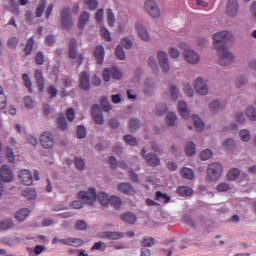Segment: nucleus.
I'll use <instances>...</instances> for the list:
<instances>
[{"label":"nucleus","mask_w":256,"mask_h":256,"mask_svg":"<svg viewBox=\"0 0 256 256\" xmlns=\"http://www.w3.org/2000/svg\"><path fill=\"white\" fill-rule=\"evenodd\" d=\"M192 119L194 121V127L198 130L201 131L202 129H204L205 124L203 123V121H201V118H199V116L197 115H193Z\"/></svg>","instance_id":"40"},{"label":"nucleus","mask_w":256,"mask_h":256,"mask_svg":"<svg viewBox=\"0 0 256 256\" xmlns=\"http://www.w3.org/2000/svg\"><path fill=\"white\" fill-rule=\"evenodd\" d=\"M35 79L37 81L39 91L43 92L45 89V78L43 77V71H35Z\"/></svg>","instance_id":"20"},{"label":"nucleus","mask_w":256,"mask_h":256,"mask_svg":"<svg viewBox=\"0 0 256 256\" xmlns=\"http://www.w3.org/2000/svg\"><path fill=\"white\" fill-rule=\"evenodd\" d=\"M118 191L124 193L125 195H135L137 193L135 188H133V186L129 183H120L118 185Z\"/></svg>","instance_id":"19"},{"label":"nucleus","mask_w":256,"mask_h":256,"mask_svg":"<svg viewBox=\"0 0 256 256\" xmlns=\"http://www.w3.org/2000/svg\"><path fill=\"white\" fill-rule=\"evenodd\" d=\"M238 11L239 4L237 3V0H228V5L226 8L227 15H229V17H235Z\"/></svg>","instance_id":"18"},{"label":"nucleus","mask_w":256,"mask_h":256,"mask_svg":"<svg viewBox=\"0 0 256 256\" xmlns=\"http://www.w3.org/2000/svg\"><path fill=\"white\" fill-rule=\"evenodd\" d=\"M100 105L102 110L106 112L111 111V104H109V101H107V97L101 99Z\"/></svg>","instance_id":"56"},{"label":"nucleus","mask_w":256,"mask_h":256,"mask_svg":"<svg viewBox=\"0 0 256 256\" xmlns=\"http://www.w3.org/2000/svg\"><path fill=\"white\" fill-rule=\"evenodd\" d=\"M100 33H101V37H103V39L105 41H111V32H109V30H107V28L102 27L100 29Z\"/></svg>","instance_id":"57"},{"label":"nucleus","mask_w":256,"mask_h":256,"mask_svg":"<svg viewBox=\"0 0 256 256\" xmlns=\"http://www.w3.org/2000/svg\"><path fill=\"white\" fill-rule=\"evenodd\" d=\"M106 237L108 239H111L112 241H117V239H123L125 237V234L122 232H107Z\"/></svg>","instance_id":"39"},{"label":"nucleus","mask_w":256,"mask_h":256,"mask_svg":"<svg viewBox=\"0 0 256 256\" xmlns=\"http://www.w3.org/2000/svg\"><path fill=\"white\" fill-rule=\"evenodd\" d=\"M35 45V40L33 39V37L29 38L26 46L24 48V53L25 55H31V52L33 51V46Z\"/></svg>","instance_id":"38"},{"label":"nucleus","mask_w":256,"mask_h":256,"mask_svg":"<svg viewBox=\"0 0 256 256\" xmlns=\"http://www.w3.org/2000/svg\"><path fill=\"white\" fill-rule=\"evenodd\" d=\"M223 147L224 149H226V151H231V149L235 147V141H233V139L231 138L226 139L223 143Z\"/></svg>","instance_id":"55"},{"label":"nucleus","mask_w":256,"mask_h":256,"mask_svg":"<svg viewBox=\"0 0 256 256\" xmlns=\"http://www.w3.org/2000/svg\"><path fill=\"white\" fill-rule=\"evenodd\" d=\"M145 9L150 16L157 18L161 17V10H159V6L153 0H148L145 2Z\"/></svg>","instance_id":"8"},{"label":"nucleus","mask_w":256,"mask_h":256,"mask_svg":"<svg viewBox=\"0 0 256 256\" xmlns=\"http://www.w3.org/2000/svg\"><path fill=\"white\" fill-rule=\"evenodd\" d=\"M76 231H86L87 229V222L84 220H77L75 223Z\"/></svg>","instance_id":"49"},{"label":"nucleus","mask_w":256,"mask_h":256,"mask_svg":"<svg viewBox=\"0 0 256 256\" xmlns=\"http://www.w3.org/2000/svg\"><path fill=\"white\" fill-rule=\"evenodd\" d=\"M109 205H112L114 209H120L123 202L119 196H111L109 200Z\"/></svg>","instance_id":"31"},{"label":"nucleus","mask_w":256,"mask_h":256,"mask_svg":"<svg viewBox=\"0 0 256 256\" xmlns=\"http://www.w3.org/2000/svg\"><path fill=\"white\" fill-rule=\"evenodd\" d=\"M240 138L241 141L247 142L251 140V134L249 133L248 130H241L240 131Z\"/></svg>","instance_id":"60"},{"label":"nucleus","mask_w":256,"mask_h":256,"mask_svg":"<svg viewBox=\"0 0 256 256\" xmlns=\"http://www.w3.org/2000/svg\"><path fill=\"white\" fill-rule=\"evenodd\" d=\"M68 55L70 59L77 58V40L75 38L70 40Z\"/></svg>","instance_id":"22"},{"label":"nucleus","mask_w":256,"mask_h":256,"mask_svg":"<svg viewBox=\"0 0 256 256\" xmlns=\"http://www.w3.org/2000/svg\"><path fill=\"white\" fill-rule=\"evenodd\" d=\"M223 173V165L217 162H213L208 166L207 177L209 181H218L219 177Z\"/></svg>","instance_id":"3"},{"label":"nucleus","mask_w":256,"mask_h":256,"mask_svg":"<svg viewBox=\"0 0 256 256\" xmlns=\"http://www.w3.org/2000/svg\"><path fill=\"white\" fill-rule=\"evenodd\" d=\"M155 245V238L153 237H144L141 241L142 247H153Z\"/></svg>","instance_id":"42"},{"label":"nucleus","mask_w":256,"mask_h":256,"mask_svg":"<svg viewBox=\"0 0 256 256\" xmlns=\"http://www.w3.org/2000/svg\"><path fill=\"white\" fill-rule=\"evenodd\" d=\"M94 57L98 65H103V61H105V48L102 45L95 47Z\"/></svg>","instance_id":"17"},{"label":"nucleus","mask_w":256,"mask_h":256,"mask_svg":"<svg viewBox=\"0 0 256 256\" xmlns=\"http://www.w3.org/2000/svg\"><path fill=\"white\" fill-rule=\"evenodd\" d=\"M40 145H42L44 149H53V145H55L53 134H51V132H44L40 136Z\"/></svg>","instance_id":"7"},{"label":"nucleus","mask_w":256,"mask_h":256,"mask_svg":"<svg viewBox=\"0 0 256 256\" xmlns=\"http://www.w3.org/2000/svg\"><path fill=\"white\" fill-rule=\"evenodd\" d=\"M184 58H185V61L190 65H196V63H199V59H200L199 54L193 50H185Z\"/></svg>","instance_id":"15"},{"label":"nucleus","mask_w":256,"mask_h":256,"mask_svg":"<svg viewBox=\"0 0 256 256\" xmlns=\"http://www.w3.org/2000/svg\"><path fill=\"white\" fill-rule=\"evenodd\" d=\"M139 127H141V122L139 121V119H136V118L130 119L128 124V129L130 133H135V131H137Z\"/></svg>","instance_id":"27"},{"label":"nucleus","mask_w":256,"mask_h":256,"mask_svg":"<svg viewBox=\"0 0 256 256\" xmlns=\"http://www.w3.org/2000/svg\"><path fill=\"white\" fill-rule=\"evenodd\" d=\"M196 149L197 148L195 147V143L188 142L185 147V153L188 155V157H193V155H195Z\"/></svg>","instance_id":"34"},{"label":"nucleus","mask_w":256,"mask_h":256,"mask_svg":"<svg viewBox=\"0 0 256 256\" xmlns=\"http://www.w3.org/2000/svg\"><path fill=\"white\" fill-rule=\"evenodd\" d=\"M239 175H241V171L238 168H232L227 174V179L228 181H235Z\"/></svg>","instance_id":"33"},{"label":"nucleus","mask_w":256,"mask_h":256,"mask_svg":"<svg viewBox=\"0 0 256 256\" xmlns=\"http://www.w3.org/2000/svg\"><path fill=\"white\" fill-rule=\"evenodd\" d=\"M79 87L82 91H89L91 89V83L89 82V73L83 71L79 76Z\"/></svg>","instance_id":"13"},{"label":"nucleus","mask_w":256,"mask_h":256,"mask_svg":"<svg viewBox=\"0 0 256 256\" xmlns=\"http://www.w3.org/2000/svg\"><path fill=\"white\" fill-rule=\"evenodd\" d=\"M136 31L138 36L142 39V41H147L149 39V34L147 33V28L143 26L141 23H136Z\"/></svg>","instance_id":"21"},{"label":"nucleus","mask_w":256,"mask_h":256,"mask_svg":"<svg viewBox=\"0 0 256 256\" xmlns=\"http://www.w3.org/2000/svg\"><path fill=\"white\" fill-rule=\"evenodd\" d=\"M35 63L37 65H43L45 63V55H43V52H38L35 55Z\"/></svg>","instance_id":"59"},{"label":"nucleus","mask_w":256,"mask_h":256,"mask_svg":"<svg viewBox=\"0 0 256 256\" xmlns=\"http://www.w3.org/2000/svg\"><path fill=\"white\" fill-rule=\"evenodd\" d=\"M13 222L11 219L4 220L0 222V229H3L4 231H7V229H11L13 227Z\"/></svg>","instance_id":"52"},{"label":"nucleus","mask_w":256,"mask_h":256,"mask_svg":"<svg viewBox=\"0 0 256 256\" xmlns=\"http://www.w3.org/2000/svg\"><path fill=\"white\" fill-rule=\"evenodd\" d=\"M211 157H213V152L210 149H206L200 153L201 161H208Z\"/></svg>","instance_id":"47"},{"label":"nucleus","mask_w":256,"mask_h":256,"mask_svg":"<svg viewBox=\"0 0 256 256\" xmlns=\"http://www.w3.org/2000/svg\"><path fill=\"white\" fill-rule=\"evenodd\" d=\"M45 7H47V0H40L35 12L36 17L43 16V13L45 12Z\"/></svg>","instance_id":"29"},{"label":"nucleus","mask_w":256,"mask_h":256,"mask_svg":"<svg viewBox=\"0 0 256 256\" xmlns=\"http://www.w3.org/2000/svg\"><path fill=\"white\" fill-rule=\"evenodd\" d=\"M78 197L79 199H82L84 203H87V205H93V203H95V201H97L98 199L100 204L104 207H107V205H109V200L111 199V197H109L105 192H100L99 194H97L95 188H90L88 192L80 191L78 193Z\"/></svg>","instance_id":"2"},{"label":"nucleus","mask_w":256,"mask_h":256,"mask_svg":"<svg viewBox=\"0 0 256 256\" xmlns=\"http://www.w3.org/2000/svg\"><path fill=\"white\" fill-rule=\"evenodd\" d=\"M157 59L163 73H169L171 66L169 65V56L166 54V52L159 51L157 54Z\"/></svg>","instance_id":"5"},{"label":"nucleus","mask_w":256,"mask_h":256,"mask_svg":"<svg viewBox=\"0 0 256 256\" xmlns=\"http://www.w3.org/2000/svg\"><path fill=\"white\" fill-rule=\"evenodd\" d=\"M89 12H82L80 14V17L78 19V29H84L85 25H87V22L90 19Z\"/></svg>","instance_id":"26"},{"label":"nucleus","mask_w":256,"mask_h":256,"mask_svg":"<svg viewBox=\"0 0 256 256\" xmlns=\"http://www.w3.org/2000/svg\"><path fill=\"white\" fill-rule=\"evenodd\" d=\"M22 196L26 197V199H36L37 198V192L33 188H27L22 191Z\"/></svg>","instance_id":"32"},{"label":"nucleus","mask_w":256,"mask_h":256,"mask_svg":"<svg viewBox=\"0 0 256 256\" xmlns=\"http://www.w3.org/2000/svg\"><path fill=\"white\" fill-rule=\"evenodd\" d=\"M246 115L251 121H256V109L255 107H249L246 110Z\"/></svg>","instance_id":"54"},{"label":"nucleus","mask_w":256,"mask_h":256,"mask_svg":"<svg viewBox=\"0 0 256 256\" xmlns=\"http://www.w3.org/2000/svg\"><path fill=\"white\" fill-rule=\"evenodd\" d=\"M120 219L125 223H130L131 225H133V223L137 221V216L134 213L125 212L120 215Z\"/></svg>","instance_id":"23"},{"label":"nucleus","mask_w":256,"mask_h":256,"mask_svg":"<svg viewBox=\"0 0 256 256\" xmlns=\"http://www.w3.org/2000/svg\"><path fill=\"white\" fill-rule=\"evenodd\" d=\"M178 113L183 117V119H187L189 117V108H187V103L183 101L178 103Z\"/></svg>","instance_id":"24"},{"label":"nucleus","mask_w":256,"mask_h":256,"mask_svg":"<svg viewBox=\"0 0 256 256\" xmlns=\"http://www.w3.org/2000/svg\"><path fill=\"white\" fill-rule=\"evenodd\" d=\"M164 113H167V105L162 104L156 108V115L159 117L163 116Z\"/></svg>","instance_id":"63"},{"label":"nucleus","mask_w":256,"mask_h":256,"mask_svg":"<svg viewBox=\"0 0 256 256\" xmlns=\"http://www.w3.org/2000/svg\"><path fill=\"white\" fill-rule=\"evenodd\" d=\"M59 243H61V245H68L69 247H81L84 241L81 238H65L60 239Z\"/></svg>","instance_id":"16"},{"label":"nucleus","mask_w":256,"mask_h":256,"mask_svg":"<svg viewBox=\"0 0 256 256\" xmlns=\"http://www.w3.org/2000/svg\"><path fill=\"white\" fill-rule=\"evenodd\" d=\"M85 5H87L90 11H95V9L99 6L97 0H84Z\"/></svg>","instance_id":"51"},{"label":"nucleus","mask_w":256,"mask_h":256,"mask_svg":"<svg viewBox=\"0 0 256 256\" xmlns=\"http://www.w3.org/2000/svg\"><path fill=\"white\" fill-rule=\"evenodd\" d=\"M18 179L22 183V185H33V175L31 174V171L27 169L21 170L19 172Z\"/></svg>","instance_id":"11"},{"label":"nucleus","mask_w":256,"mask_h":256,"mask_svg":"<svg viewBox=\"0 0 256 256\" xmlns=\"http://www.w3.org/2000/svg\"><path fill=\"white\" fill-rule=\"evenodd\" d=\"M194 89L198 95H207V93H209V88L207 87V83H205L203 78L196 79Z\"/></svg>","instance_id":"12"},{"label":"nucleus","mask_w":256,"mask_h":256,"mask_svg":"<svg viewBox=\"0 0 256 256\" xmlns=\"http://www.w3.org/2000/svg\"><path fill=\"white\" fill-rule=\"evenodd\" d=\"M107 23L109 27H113L115 25V14L113 13V10L107 9Z\"/></svg>","instance_id":"43"},{"label":"nucleus","mask_w":256,"mask_h":256,"mask_svg":"<svg viewBox=\"0 0 256 256\" xmlns=\"http://www.w3.org/2000/svg\"><path fill=\"white\" fill-rule=\"evenodd\" d=\"M76 135L78 139H85L87 135V131L85 130V126L80 125L76 129Z\"/></svg>","instance_id":"45"},{"label":"nucleus","mask_w":256,"mask_h":256,"mask_svg":"<svg viewBox=\"0 0 256 256\" xmlns=\"http://www.w3.org/2000/svg\"><path fill=\"white\" fill-rule=\"evenodd\" d=\"M1 243H3V245H8V247H15V245H19V243H21V239H19L18 237L16 238H3L1 240Z\"/></svg>","instance_id":"30"},{"label":"nucleus","mask_w":256,"mask_h":256,"mask_svg":"<svg viewBox=\"0 0 256 256\" xmlns=\"http://www.w3.org/2000/svg\"><path fill=\"white\" fill-rule=\"evenodd\" d=\"M123 139L126 145H131L132 147H135V145H137V139H135V137H133L132 135H126Z\"/></svg>","instance_id":"50"},{"label":"nucleus","mask_w":256,"mask_h":256,"mask_svg":"<svg viewBox=\"0 0 256 256\" xmlns=\"http://www.w3.org/2000/svg\"><path fill=\"white\" fill-rule=\"evenodd\" d=\"M175 123H177V114L171 112L166 117V124L168 125V127H173L175 126Z\"/></svg>","instance_id":"35"},{"label":"nucleus","mask_w":256,"mask_h":256,"mask_svg":"<svg viewBox=\"0 0 256 256\" xmlns=\"http://www.w3.org/2000/svg\"><path fill=\"white\" fill-rule=\"evenodd\" d=\"M231 39H233V34L229 31H222L213 36L214 47L219 55L218 63L222 67L231 65L233 59H235L233 53L229 52V49L225 47V42L231 41Z\"/></svg>","instance_id":"1"},{"label":"nucleus","mask_w":256,"mask_h":256,"mask_svg":"<svg viewBox=\"0 0 256 256\" xmlns=\"http://www.w3.org/2000/svg\"><path fill=\"white\" fill-rule=\"evenodd\" d=\"M111 77H112V79L119 80V79H121V77H123V73H121V71H119V69H117V68H106L103 71L104 81H106V82L111 81Z\"/></svg>","instance_id":"6"},{"label":"nucleus","mask_w":256,"mask_h":256,"mask_svg":"<svg viewBox=\"0 0 256 256\" xmlns=\"http://www.w3.org/2000/svg\"><path fill=\"white\" fill-rule=\"evenodd\" d=\"M57 125H58V128L61 130V131H67V120H65V116L63 115H60L57 119Z\"/></svg>","instance_id":"37"},{"label":"nucleus","mask_w":256,"mask_h":256,"mask_svg":"<svg viewBox=\"0 0 256 256\" xmlns=\"http://www.w3.org/2000/svg\"><path fill=\"white\" fill-rule=\"evenodd\" d=\"M223 109V105L219 101H213L210 104V110L212 113H217V111H221Z\"/></svg>","instance_id":"48"},{"label":"nucleus","mask_w":256,"mask_h":256,"mask_svg":"<svg viewBox=\"0 0 256 256\" xmlns=\"http://www.w3.org/2000/svg\"><path fill=\"white\" fill-rule=\"evenodd\" d=\"M66 119L68 121H73V119H75V109L73 108H68L66 110Z\"/></svg>","instance_id":"64"},{"label":"nucleus","mask_w":256,"mask_h":256,"mask_svg":"<svg viewBox=\"0 0 256 256\" xmlns=\"http://www.w3.org/2000/svg\"><path fill=\"white\" fill-rule=\"evenodd\" d=\"M19 44V38L18 37H10L8 39L7 45L9 49H15L17 45Z\"/></svg>","instance_id":"53"},{"label":"nucleus","mask_w":256,"mask_h":256,"mask_svg":"<svg viewBox=\"0 0 256 256\" xmlns=\"http://www.w3.org/2000/svg\"><path fill=\"white\" fill-rule=\"evenodd\" d=\"M92 111V117L95 121L96 125H103V114L101 113L99 104L92 105L91 108Z\"/></svg>","instance_id":"14"},{"label":"nucleus","mask_w":256,"mask_h":256,"mask_svg":"<svg viewBox=\"0 0 256 256\" xmlns=\"http://www.w3.org/2000/svg\"><path fill=\"white\" fill-rule=\"evenodd\" d=\"M184 93L185 95H188V97H193V95H195L193 87H191L189 84L184 85Z\"/></svg>","instance_id":"62"},{"label":"nucleus","mask_w":256,"mask_h":256,"mask_svg":"<svg viewBox=\"0 0 256 256\" xmlns=\"http://www.w3.org/2000/svg\"><path fill=\"white\" fill-rule=\"evenodd\" d=\"M155 200L161 201L162 203H169V201H171V198L167 196V194H163L161 191H157Z\"/></svg>","instance_id":"41"},{"label":"nucleus","mask_w":256,"mask_h":256,"mask_svg":"<svg viewBox=\"0 0 256 256\" xmlns=\"http://www.w3.org/2000/svg\"><path fill=\"white\" fill-rule=\"evenodd\" d=\"M61 25L66 31H70L73 27V18H71V9L63 8L61 12Z\"/></svg>","instance_id":"4"},{"label":"nucleus","mask_w":256,"mask_h":256,"mask_svg":"<svg viewBox=\"0 0 256 256\" xmlns=\"http://www.w3.org/2000/svg\"><path fill=\"white\" fill-rule=\"evenodd\" d=\"M0 179L4 183H11L13 181V171L7 165H2L0 168Z\"/></svg>","instance_id":"10"},{"label":"nucleus","mask_w":256,"mask_h":256,"mask_svg":"<svg viewBox=\"0 0 256 256\" xmlns=\"http://www.w3.org/2000/svg\"><path fill=\"white\" fill-rule=\"evenodd\" d=\"M22 80L24 82L25 87H27L29 93H33V83L29 79V75L27 73L22 74Z\"/></svg>","instance_id":"36"},{"label":"nucleus","mask_w":256,"mask_h":256,"mask_svg":"<svg viewBox=\"0 0 256 256\" xmlns=\"http://www.w3.org/2000/svg\"><path fill=\"white\" fill-rule=\"evenodd\" d=\"M182 177H184V179H193V177H195V174L193 173V171L190 168H183L182 171Z\"/></svg>","instance_id":"46"},{"label":"nucleus","mask_w":256,"mask_h":256,"mask_svg":"<svg viewBox=\"0 0 256 256\" xmlns=\"http://www.w3.org/2000/svg\"><path fill=\"white\" fill-rule=\"evenodd\" d=\"M141 153L147 165H150V167H157L161 165V160L159 159V157H157V155L153 153H149L148 155H145L147 153V150H145V148L142 149Z\"/></svg>","instance_id":"9"},{"label":"nucleus","mask_w":256,"mask_h":256,"mask_svg":"<svg viewBox=\"0 0 256 256\" xmlns=\"http://www.w3.org/2000/svg\"><path fill=\"white\" fill-rule=\"evenodd\" d=\"M7 107V97L3 91V86H0V109H5Z\"/></svg>","instance_id":"44"},{"label":"nucleus","mask_w":256,"mask_h":256,"mask_svg":"<svg viewBox=\"0 0 256 256\" xmlns=\"http://www.w3.org/2000/svg\"><path fill=\"white\" fill-rule=\"evenodd\" d=\"M76 169L83 171L85 169V161L81 158H75Z\"/></svg>","instance_id":"61"},{"label":"nucleus","mask_w":256,"mask_h":256,"mask_svg":"<svg viewBox=\"0 0 256 256\" xmlns=\"http://www.w3.org/2000/svg\"><path fill=\"white\" fill-rule=\"evenodd\" d=\"M178 195H181V197H190V195H193V189L187 186H180L177 189Z\"/></svg>","instance_id":"28"},{"label":"nucleus","mask_w":256,"mask_h":256,"mask_svg":"<svg viewBox=\"0 0 256 256\" xmlns=\"http://www.w3.org/2000/svg\"><path fill=\"white\" fill-rule=\"evenodd\" d=\"M115 53H116L117 59H119L120 61H124V59H125V51H123V47L117 46Z\"/></svg>","instance_id":"58"},{"label":"nucleus","mask_w":256,"mask_h":256,"mask_svg":"<svg viewBox=\"0 0 256 256\" xmlns=\"http://www.w3.org/2000/svg\"><path fill=\"white\" fill-rule=\"evenodd\" d=\"M31 213V211L27 208H22L19 211L16 212L15 214V219H17V221H25L27 219V217H29V214Z\"/></svg>","instance_id":"25"}]
</instances>
